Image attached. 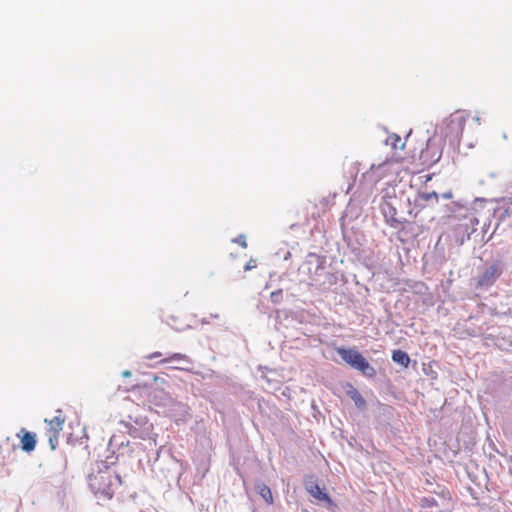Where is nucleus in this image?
<instances>
[{
  "mask_svg": "<svg viewBox=\"0 0 512 512\" xmlns=\"http://www.w3.org/2000/svg\"><path fill=\"white\" fill-rule=\"evenodd\" d=\"M116 480L119 485L122 484L120 475L111 473H99L95 474V470L92 469L88 475V484L91 491L95 496L103 497L105 499H112L114 496L113 482Z\"/></svg>",
  "mask_w": 512,
  "mask_h": 512,
  "instance_id": "f257e3e1",
  "label": "nucleus"
},
{
  "mask_svg": "<svg viewBox=\"0 0 512 512\" xmlns=\"http://www.w3.org/2000/svg\"><path fill=\"white\" fill-rule=\"evenodd\" d=\"M336 351L346 364L359 371L363 376L370 379L376 377V369L356 348L338 347Z\"/></svg>",
  "mask_w": 512,
  "mask_h": 512,
  "instance_id": "f03ea898",
  "label": "nucleus"
},
{
  "mask_svg": "<svg viewBox=\"0 0 512 512\" xmlns=\"http://www.w3.org/2000/svg\"><path fill=\"white\" fill-rule=\"evenodd\" d=\"M396 202V188L388 185L381 191V202L379 204L380 210L387 222H396L397 210L395 207Z\"/></svg>",
  "mask_w": 512,
  "mask_h": 512,
  "instance_id": "7ed1b4c3",
  "label": "nucleus"
},
{
  "mask_svg": "<svg viewBox=\"0 0 512 512\" xmlns=\"http://www.w3.org/2000/svg\"><path fill=\"white\" fill-rule=\"evenodd\" d=\"M502 273V263L500 261H495L491 265L485 267L478 276L473 278V281L475 282V288L482 289L492 286Z\"/></svg>",
  "mask_w": 512,
  "mask_h": 512,
  "instance_id": "20e7f679",
  "label": "nucleus"
},
{
  "mask_svg": "<svg viewBox=\"0 0 512 512\" xmlns=\"http://www.w3.org/2000/svg\"><path fill=\"white\" fill-rule=\"evenodd\" d=\"M304 486L306 491L319 502H325L329 506L334 505L331 497L326 492L325 487H321L314 475L305 477Z\"/></svg>",
  "mask_w": 512,
  "mask_h": 512,
  "instance_id": "39448f33",
  "label": "nucleus"
},
{
  "mask_svg": "<svg viewBox=\"0 0 512 512\" xmlns=\"http://www.w3.org/2000/svg\"><path fill=\"white\" fill-rule=\"evenodd\" d=\"M147 400L150 404L161 408L169 407L173 403L171 395L158 386L149 390Z\"/></svg>",
  "mask_w": 512,
  "mask_h": 512,
  "instance_id": "423d86ee",
  "label": "nucleus"
},
{
  "mask_svg": "<svg viewBox=\"0 0 512 512\" xmlns=\"http://www.w3.org/2000/svg\"><path fill=\"white\" fill-rule=\"evenodd\" d=\"M462 244L463 239H460L459 233L456 230H453L452 232L442 234L437 241L436 247L445 251L447 246L448 253H455L456 251L453 250V247H459Z\"/></svg>",
  "mask_w": 512,
  "mask_h": 512,
  "instance_id": "0eeeda50",
  "label": "nucleus"
},
{
  "mask_svg": "<svg viewBox=\"0 0 512 512\" xmlns=\"http://www.w3.org/2000/svg\"><path fill=\"white\" fill-rule=\"evenodd\" d=\"M466 118L462 113L453 114L447 124L450 133H454L456 137H460L463 133Z\"/></svg>",
  "mask_w": 512,
  "mask_h": 512,
  "instance_id": "6e6552de",
  "label": "nucleus"
},
{
  "mask_svg": "<svg viewBox=\"0 0 512 512\" xmlns=\"http://www.w3.org/2000/svg\"><path fill=\"white\" fill-rule=\"evenodd\" d=\"M346 395L351 398L355 404V406L364 411L367 407V402L360 394V392L350 383L347 384Z\"/></svg>",
  "mask_w": 512,
  "mask_h": 512,
  "instance_id": "1a4fd4ad",
  "label": "nucleus"
},
{
  "mask_svg": "<svg viewBox=\"0 0 512 512\" xmlns=\"http://www.w3.org/2000/svg\"><path fill=\"white\" fill-rule=\"evenodd\" d=\"M23 433L21 437V448L25 452H32L36 446V434L33 432L26 431L24 428L21 429Z\"/></svg>",
  "mask_w": 512,
  "mask_h": 512,
  "instance_id": "9d476101",
  "label": "nucleus"
},
{
  "mask_svg": "<svg viewBox=\"0 0 512 512\" xmlns=\"http://www.w3.org/2000/svg\"><path fill=\"white\" fill-rule=\"evenodd\" d=\"M121 425L127 430V433L133 438L145 439L147 432L143 431L142 428L135 426L130 421H121Z\"/></svg>",
  "mask_w": 512,
  "mask_h": 512,
  "instance_id": "9b49d317",
  "label": "nucleus"
},
{
  "mask_svg": "<svg viewBox=\"0 0 512 512\" xmlns=\"http://www.w3.org/2000/svg\"><path fill=\"white\" fill-rule=\"evenodd\" d=\"M255 491L264 499L267 504H273V496L270 487L263 482L255 484Z\"/></svg>",
  "mask_w": 512,
  "mask_h": 512,
  "instance_id": "f8f14e48",
  "label": "nucleus"
},
{
  "mask_svg": "<svg viewBox=\"0 0 512 512\" xmlns=\"http://www.w3.org/2000/svg\"><path fill=\"white\" fill-rule=\"evenodd\" d=\"M392 360L404 368H407L410 364V356L407 352L400 349L394 350L392 352Z\"/></svg>",
  "mask_w": 512,
  "mask_h": 512,
  "instance_id": "ddd939ff",
  "label": "nucleus"
},
{
  "mask_svg": "<svg viewBox=\"0 0 512 512\" xmlns=\"http://www.w3.org/2000/svg\"><path fill=\"white\" fill-rule=\"evenodd\" d=\"M115 459H116V457L111 455V456H108L106 458V460L97 461L95 464L96 468H93L95 470V474L110 473L109 467H110V465L115 464Z\"/></svg>",
  "mask_w": 512,
  "mask_h": 512,
  "instance_id": "4468645a",
  "label": "nucleus"
},
{
  "mask_svg": "<svg viewBox=\"0 0 512 512\" xmlns=\"http://www.w3.org/2000/svg\"><path fill=\"white\" fill-rule=\"evenodd\" d=\"M181 361H184L186 363H191V360L189 359V357L182 353L168 354L166 358L161 359L158 363L164 364V363L181 362Z\"/></svg>",
  "mask_w": 512,
  "mask_h": 512,
  "instance_id": "2eb2a0df",
  "label": "nucleus"
},
{
  "mask_svg": "<svg viewBox=\"0 0 512 512\" xmlns=\"http://www.w3.org/2000/svg\"><path fill=\"white\" fill-rule=\"evenodd\" d=\"M50 425V431L60 432L62 430V426L65 422V418L60 415L55 416L52 420H45Z\"/></svg>",
  "mask_w": 512,
  "mask_h": 512,
  "instance_id": "dca6fc26",
  "label": "nucleus"
},
{
  "mask_svg": "<svg viewBox=\"0 0 512 512\" xmlns=\"http://www.w3.org/2000/svg\"><path fill=\"white\" fill-rule=\"evenodd\" d=\"M326 258H312L308 261L309 265H315V274L321 276L322 271L325 269Z\"/></svg>",
  "mask_w": 512,
  "mask_h": 512,
  "instance_id": "f3484780",
  "label": "nucleus"
},
{
  "mask_svg": "<svg viewBox=\"0 0 512 512\" xmlns=\"http://www.w3.org/2000/svg\"><path fill=\"white\" fill-rule=\"evenodd\" d=\"M419 505L422 508H434V507H438L439 506L438 502L433 497H422V498H420L419 499Z\"/></svg>",
  "mask_w": 512,
  "mask_h": 512,
  "instance_id": "a211bd4d",
  "label": "nucleus"
},
{
  "mask_svg": "<svg viewBox=\"0 0 512 512\" xmlns=\"http://www.w3.org/2000/svg\"><path fill=\"white\" fill-rule=\"evenodd\" d=\"M128 421L132 422L135 426L140 427V428L144 427L148 422L147 418L142 417V416L135 417V418H133L132 416H129Z\"/></svg>",
  "mask_w": 512,
  "mask_h": 512,
  "instance_id": "6ab92c4d",
  "label": "nucleus"
},
{
  "mask_svg": "<svg viewBox=\"0 0 512 512\" xmlns=\"http://www.w3.org/2000/svg\"><path fill=\"white\" fill-rule=\"evenodd\" d=\"M270 298H271V301L274 303V304H279L282 302L283 300V291L282 289H278L276 291H273L271 294H270Z\"/></svg>",
  "mask_w": 512,
  "mask_h": 512,
  "instance_id": "aec40b11",
  "label": "nucleus"
},
{
  "mask_svg": "<svg viewBox=\"0 0 512 512\" xmlns=\"http://www.w3.org/2000/svg\"><path fill=\"white\" fill-rule=\"evenodd\" d=\"M59 432L50 431L49 444L52 450H55L58 445Z\"/></svg>",
  "mask_w": 512,
  "mask_h": 512,
  "instance_id": "412c9836",
  "label": "nucleus"
},
{
  "mask_svg": "<svg viewBox=\"0 0 512 512\" xmlns=\"http://www.w3.org/2000/svg\"><path fill=\"white\" fill-rule=\"evenodd\" d=\"M421 198L425 201L435 200L437 202L439 199V196L436 192H428V193H423L421 195Z\"/></svg>",
  "mask_w": 512,
  "mask_h": 512,
  "instance_id": "4be33fe9",
  "label": "nucleus"
},
{
  "mask_svg": "<svg viewBox=\"0 0 512 512\" xmlns=\"http://www.w3.org/2000/svg\"><path fill=\"white\" fill-rule=\"evenodd\" d=\"M233 242L238 244V245H240L243 248L247 247V242H246V236L245 235H239L238 237L233 239Z\"/></svg>",
  "mask_w": 512,
  "mask_h": 512,
  "instance_id": "5701e85b",
  "label": "nucleus"
},
{
  "mask_svg": "<svg viewBox=\"0 0 512 512\" xmlns=\"http://www.w3.org/2000/svg\"><path fill=\"white\" fill-rule=\"evenodd\" d=\"M443 501L449 502L451 500V495L448 489H442L441 492L437 493Z\"/></svg>",
  "mask_w": 512,
  "mask_h": 512,
  "instance_id": "b1692460",
  "label": "nucleus"
},
{
  "mask_svg": "<svg viewBox=\"0 0 512 512\" xmlns=\"http://www.w3.org/2000/svg\"><path fill=\"white\" fill-rule=\"evenodd\" d=\"M257 266V260L255 258H250L248 263L245 265L244 270L249 271Z\"/></svg>",
  "mask_w": 512,
  "mask_h": 512,
  "instance_id": "393cba45",
  "label": "nucleus"
},
{
  "mask_svg": "<svg viewBox=\"0 0 512 512\" xmlns=\"http://www.w3.org/2000/svg\"><path fill=\"white\" fill-rule=\"evenodd\" d=\"M153 379H154V382H155L156 384H158V383H161V384L166 383L165 379H164V378H162V377L154 376V378H153Z\"/></svg>",
  "mask_w": 512,
  "mask_h": 512,
  "instance_id": "a878e982",
  "label": "nucleus"
},
{
  "mask_svg": "<svg viewBox=\"0 0 512 512\" xmlns=\"http://www.w3.org/2000/svg\"><path fill=\"white\" fill-rule=\"evenodd\" d=\"M162 356V353L161 352H154L152 354H150L149 356H147L148 359H153V358H157V357H160Z\"/></svg>",
  "mask_w": 512,
  "mask_h": 512,
  "instance_id": "bb28decb",
  "label": "nucleus"
},
{
  "mask_svg": "<svg viewBox=\"0 0 512 512\" xmlns=\"http://www.w3.org/2000/svg\"><path fill=\"white\" fill-rule=\"evenodd\" d=\"M132 375L131 371L129 370H125L122 372V376L123 377H130Z\"/></svg>",
  "mask_w": 512,
  "mask_h": 512,
  "instance_id": "cd10ccee",
  "label": "nucleus"
},
{
  "mask_svg": "<svg viewBox=\"0 0 512 512\" xmlns=\"http://www.w3.org/2000/svg\"><path fill=\"white\" fill-rule=\"evenodd\" d=\"M452 194L451 193H445L443 194V197L446 198V199H449L451 198Z\"/></svg>",
  "mask_w": 512,
  "mask_h": 512,
  "instance_id": "c85d7f7f",
  "label": "nucleus"
},
{
  "mask_svg": "<svg viewBox=\"0 0 512 512\" xmlns=\"http://www.w3.org/2000/svg\"><path fill=\"white\" fill-rule=\"evenodd\" d=\"M211 318H215V319H218L219 318V314H211L210 315Z\"/></svg>",
  "mask_w": 512,
  "mask_h": 512,
  "instance_id": "c756f323",
  "label": "nucleus"
},
{
  "mask_svg": "<svg viewBox=\"0 0 512 512\" xmlns=\"http://www.w3.org/2000/svg\"><path fill=\"white\" fill-rule=\"evenodd\" d=\"M202 323H209V321L207 319H203Z\"/></svg>",
  "mask_w": 512,
  "mask_h": 512,
  "instance_id": "7c9ffc66",
  "label": "nucleus"
},
{
  "mask_svg": "<svg viewBox=\"0 0 512 512\" xmlns=\"http://www.w3.org/2000/svg\"><path fill=\"white\" fill-rule=\"evenodd\" d=\"M171 368L181 369V368H180V367H178V366H171Z\"/></svg>",
  "mask_w": 512,
  "mask_h": 512,
  "instance_id": "2f4dec72",
  "label": "nucleus"
}]
</instances>
